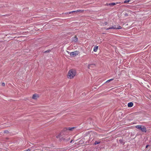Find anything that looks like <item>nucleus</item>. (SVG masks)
<instances>
[{"label":"nucleus","mask_w":151,"mask_h":151,"mask_svg":"<svg viewBox=\"0 0 151 151\" xmlns=\"http://www.w3.org/2000/svg\"><path fill=\"white\" fill-rule=\"evenodd\" d=\"M76 71L74 69L70 70L68 73V78L70 79L73 78L76 75Z\"/></svg>","instance_id":"nucleus-1"},{"label":"nucleus","mask_w":151,"mask_h":151,"mask_svg":"<svg viewBox=\"0 0 151 151\" xmlns=\"http://www.w3.org/2000/svg\"><path fill=\"white\" fill-rule=\"evenodd\" d=\"M136 127L139 129L141 130V131L143 132H146V128L143 126L142 125H137L136 126Z\"/></svg>","instance_id":"nucleus-2"},{"label":"nucleus","mask_w":151,"mask_h":151,"mask_svg":"<svg viewBox=\"0 0 151 151\" xmlns=\"http://www.w3.org/2000/svg\"><path fill=\"white\" fill-rule=\"evenodd\" d=\"M79 54V52L78 51H75L74 52H71L70 53V55L72 56H75Z\"/></svg>","instance_id":"nucleus-3"},{"label":"nucleus","mask_w":151,"mask_h":151,"mask_svg":"<svg viewBox=\"0 0 151 151\" xmlns=\"http://www.w3.org/2000/svg\"><path fill=\"white\" fill-rule=\"evenodd\" d=\"M39 95L37 94H35L33 95L32 99L34 100H36L39 97Z\"/></svg>","instance_id":"nucleus-4"},{"label":"nucleus","mask_w":151,"mask_h":151,"mask_svg":"<svg viewBox=\"0 0 151 151\" xmlns=\"http://www.w3.org/2000/svg\"><path fill=\"white\" fill-rule=\"evenodd\" d=\"M122 28L120 26H117V27H116V26H114L112 27H110L109 28V29H121Z\"/></svg>","instance_id":"nucleus-5"},{"label":"nucleus","mask_w":151,"mask_h":151,"mask_svg":"<svg viewBox=\"0 0 151 151\" xmlns=\"http://www.w3.org/2000/svg\"><path fill=\"white\" fill-rule=\"evenodd\" d=\"M95 66V64H89L88 65V68L90 69L91 68L94 67Z\"/></svg>","instance_id":"nucleus-6"},{"label":"nucleus","mask_w":151,"mask_h":151,"mask_svg":"<svg viewBox=\"0 0 151 151\" xmlns=\"http://www.w3.org/2000/svg\"><path fill=\"white\" fill-rule=\"evenodd\" d=\"M115 4H115V3H113L109 4H106V6H108L109 5L111 6H113L115 5Z\"/></svg>","instance_id":"nucleus-7"},{"label":"nucleus","mask_w":151,"mask_h":151,"mask_svg":"<svg viewBox=\"0 0 151 151\" xmlns=\"http://www.w3.org/2000/svg\"><path fill=\"white\" fill-rule=\"evenodd\" d=\"M78 40V39L75 36L74 37L73 39V41L74 42H77Z\"/></svg>","instance_id":"nucleus-8"},{"label":"nucleus","mask_w":151,"mask_h":151,"mask_svg":"<svg viewBox=\"0 0 151 151\" xmlns=\"http://www.w3.org/2000/svg\"><path fill=\"white\" fill-rule=\"evenodd\" d=\"M133 103L132 102H130L128 104V107H131L133 106Z\"/></svg>","instance_id":"nucleus-9"},{"label":"nucleus","mask_w":151,"mask_h":151,"mask_svg":"<svg viewBox=\"0 0 151 151\" xmlns=\"http://www.w3.org/2000/svg\"><path fill=\"white\" fill-rule=\"evenodd\" d=\"M98 48V46H95L94 47L93 51L95 52H96Z\"/></svg>","instance_id":"nucleus-10"},{"label":"nucleus","mask_w":151,"mask_h":151,"mask_svg":"<svg viewBox=\"0 0 151 151\" xmlns=\"http://www.w3.org/2000/svg\"><path fill=\"white\" fill-rule=\"evenodd\" d=\"M80 11H81L80 10H77L76 11H72L71 12H69V14H71V13H72L74 12H80Z\"/></svg>","instance_id":"nucleus-11"},{"label":"nucleus","mask_w":151,"mask_h":151,"mask_svg":"<svg viewBox=\"0 0 151 151\" xmlns=\"http://www.w3.org/2000/svg\"><path fill=\"white\" fill-rule=\"evenodd\" d=\"M75 128V127H73L72 128L69 127L68 128V129L70 131H72Z\"/></svg>","instance_id":"nucleus-12"},{"label":"nucleus","mask_w":151,"mask_h":151,"mask_svg":"<svg viewBox=\"0 0 151 151\" xmlns=\"http://www.w3.org/2000/svg\"><path fill=\"white\" fill-rule=\"evenodd\" d=\"M100 143V141H96L94 143V145H96L97 144H98Z\"/></svg>","instance_id":"nucleus-13"},{"label":"nucleus","mask_w":151,"mask_h":151,"mask_svg":"<svg viewBox=\"0 0 151 151\" xmlns=\"http://www.w3.org/2000/svg\"><path fill=\"white\" fill-rule=\"evenodd\" d=\"M129 1H130V0H126L124 1V3H128Z\"/></svg>","instance_id":"nucleus-14"},{"label":"nucleus","mask_w":151,"mask_h":151,"mask_svg":"<svg viewBox=\"0 0 151 151\" xmlns=\"http://www.w3.org/2000/svg\"><path fill=\"white\" fill-rule=\"evenodd\" d=\"M2 85L3 86H5V83H2Z\"/></svg>","instance_id":"nucleus-15"},{"label":"nucleus","mask_w":151,"mask_h":151,"mask_svg":"<svg viewBox=\"0 0 151 151\" xmlns=\"http://www.w3.org/2000/svg\"><path fill=\"white\" fill-rule=\"evenodd\" d=\"M110 80H107L106 81V82H110Z\"/></svg>","instance_id":"nucleus-16"},{"label":"nucleus","mask_w":151,"mask_h":151,"mask_svg":"<svg viewBox=\"0 0 151 151\" xmlns=\"http://www.w3.org/2000/svg\"><path fill=\"white\" fill-rule=\"evenodd\" d=\"M30 150L29 149H27L26 151H30Z\"/></svg>","instance_id":"nucleus-17"},{"label":"nucleus","mask_w":151,"mask_h":151,"mask_svg":"<svg viewBox=\"0 0 151 151\" xmlns=\"http://www.w3.org/2000/svg\"><path fill=\"white\" fill-rule=\"evenodd\" d=\"M107 24V23L106 22H105V25H106Z\"/></svg>","instance_id":"nucleus-18"},{"label":"nucleus","mask_w":151,"mask_h":151,"mask_svg":"<svg viewBox=\"0 0 151 151\" xmlns=\"http://www.w3.org/2000/svg\"><path fill=\"white\" fill-rule=\"evenodd\" d=\"M149 146V145H146V148H147Z\"/></svg>","instance_id":"nucleus-19"},{"label":"nucleus","mask_w":151,"mask_h":151,"mask_svg":"<svg viewBox=\"0 0 151 151\" xmlns=\"http://www.w3.org/2000/svg\"><path fill=\"white\" fill-rule=\"evenodd\" d=\"M113 79H110V81H112L113 80Z\"/></svg>","instance_id":"nucleus-20"},{"label":"nucleus","mask_w":151,"mask_h":151,"mask_svg":"<svg viewBox=\"0 0 151 151\" xmlns=\"http://www.w3.org/2000/svg\"><path fill=\"white\" fill-rule=\"evenodd\" d=\"M8 132V131H4V132H5V133H6V132Z\"/></svg>","instance_id":"nucleus-21"},{"label":"nucleus","mask_w":151,"mask_h":151,"mask_svg":"<svg viewBox=\"0 0 151 151\" xmlns=\"http://www.w3.org/2000/svg\"><path fill=\"white\" fill-rule=\"evenodd\" d=\"M72 141H73V140H71L70 142V143H72Z\"/></svg>","instance_id":"nucleus-22"},{"label":"nucleus","mask_w":151,"mask_h":151,"mask_svg":"<svg viewBox=\"0 0 151 151\" xmlns=\"http://www.w3.org/2000/svg\"><path fill=\"white\" fill-rule=\"evenodd\" d=\"M128 12H131V11H130V10H129Z\"/></svg>","instance_id":"nucleus-23"},{"label":"nucleus","mask_w":151,"mask_h":151,"mask_svg":"<svg viewBox=\"0 0 151 151\" xmlns=\"http://www.w3.org/2000/svg\"><path fill=\"white\" fill-rule=\"evenodd\" d=\"M66 52H67L68 53H69V52H68V51H66Z\"/></svg>","instance_id":"nucleus-24"}]
</instances>
